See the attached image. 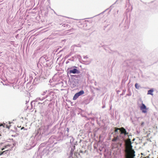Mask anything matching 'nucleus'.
Segmentation results:
<instances>
[{
    "mask_svg": "<svg viewBox=\"0 0 158 158\" xmlns=\"http://www.w3.org/2000/svg\"><path fill=\"white\" fill-rule=\"evenodd\" d=\"M125 158H134L135 155V152L132 149L131 145V141L130 139H128L125 141Z\"/></svg>",
    "mask_w": 158,
    "mask_h": 158,
    "instance_id": "f257e3e1",
    "label": "nucleus"
},
{
    "mask_svg": "<svg viewBox=\"0 0 158 158\" xmlns=\"http://www.w3.org/2000/svg\"><path fill=\"white\" fill-rule=\"evenodd\" d=\"M140 109L142 110V112L143 113H146L147 112V108L145 105L142 103L140 107Z\"/></svg>",
    "mask_w": 158,
    "mask_h": 158,
    "instance_id": "f03ea898",
    "label": "nucleus"
},
{
    "mask_svg": "<svg viewBox=\"0 0 158 158\" xmlns=\"http://www.w3.org/2000/svg\"><path fill=\"white\" fill-rule=\"evenodd\" d=\"M120 130L121 131V134H124V135H126L128 134V133H127L126 130L124 127H122L119 128Z\"/></svg>",
    "mask_w": 158,
    "mask_h": 158,
    "instance_id": "7ed1b4c3",
    "label": "nucleus"
},
{
    "mask_svg": "<svg viewBox=\"0 0 158 158\" xmlns=\"http://www.w3.org/2000/svg\"><path fill=\"white\" fill-rule=\"evenodd\" d=\"M69 73H73V74L75 73H80L79 71L78 70L76 69H74L73 70H70L69 71Z\"/></svg>",
    "mask_w": 158,
    "mask_h": 158,
    "instance_id": "20e7f679",
    "label": "nucleus"
},
{
    "mask_svg": "<svg viewBox=\"0 0 158 158\" xmlns=\"http://www.w3.org/2000/svg\"><path fill=\"white\" fill-rule=\"evenodd\" d=\"M153 89H152L149 90H148V94H149L150 95H153Z\"/></svg>",
    "mask_w": 158,
    "mask_h": 158,
    "instance_id": "39448f33",
    "label": "nucleus"
},
{
    "mask_svg": "<svg viewBox=\"0 0 158 158\" xmlns=\"http://www.w3.org/2000/svg\"><path fill=\"white\" fill-rule=\"evenodd\" d=\"M79 96L78 95V94H77V93L76 94H75V95H74L73 97V100H75L77 99Z\"/></svg>",
    "mask_w": 158,
    "mask_h": 158,
    "instance_id": "423d86ee",
    "label": "nucleus"
},
{
    "mask_svg": "<svg viewBox=\"0 0 158 158\" xmlns=\"http://www.w3.org/2000/svg\"><path fill=\"white\" fill-rule=\"evenodd\" d=\"M77 93L78 94V95H79V96H80L81 95H82L83 94H84V92L83 90H82L80 91L79 92H77Z\"/></svg>",
    "mask_w": 158,
    "mask_h": 158,
    "instance_id": "0eeeda50",
    "label": "nucleus"
},
{
    "mask_svg": "<svg viewBox=\"0 0 158 158\" xmlns=\"http://www.w3.org/2000/svg\"><path fill=\"white\" fill-rule=\"evenodd\" d=\"M135 86L136 89H139V85L138 83H136L135 85Z\"/></svg>",
    "mask_w": 158,
    "mask_h": 158,
    "instance_id": "6e6552de",
    "label": "nucleus"
},
{
    "mask_svg": "<svg viewBox=\"0 0 158 158\" xmlns=\"http://www.w3.org/2000/svg\"><path fill=\"white\" fill-rule=\"evenodd\" d=\"M118 139V137H114V138L112 139L113 141H116Z\"/></svg>",
    "mask_w": 158,
    "mask_h": 158,
    "instance_id": "1a4fd4ad",
    "label": "nucleus"
},
{
    "mask_svg": "<svg viewBox=\"0 0 158 158\" xmlns=\"http://www.w3.org/2000/svg\"><path fill=\"white\" fill-rule=\"evenodd\" d=\"M115 130L114 131L115 132H117L118 130H120L119 128H117L115 127Z\"/></svg>",
    "mask_w": 158,
    "mask_h": 158,
    "instance_id": "9d476101",
    "label": "nucleus"
},
{
    "mask_svg": "<svg viewBox=\"0 0 158 158\" xmlns=\"http://www.w3.org/2000/svg\"><path fill=\"white\" fill-rule=\"evenodd\" d=\"M8 150V149H7L5 151H3L2 152H0V155H1L4 152H5L7 151Z\"/></svg>",
    "mask_w": 158,
    "mask_h": 158,
    "instance_id": "9b49d317",
    "label": "nucleus"
},
{
    "mask_svg": "<svg viewBox=\"0 0 158 158\" xmlns=\"http://www.w3.org/2000/svg\"><path fill=\"white\" fill-rule=\"evenodd\" d=\"M10 146L9 145H7L4 147V148H3L2 149V150H3L5 149V148H6L9 147Z\"/></svg>",
    "mask_w": 158,
    "mask_h": 158,
    "instance_id": "f8f14e48",
    "label": "nucleus"
},
{
    "mask_svg": "<svg viewBox=\"0 0 158 158\" xmlns=\"http://www.w3.org/2000/svg\"><path fill=\"white\" fill-rule=\"evenodd\" d=\"M144 124V122H143L142 123H141V125H143Z\"/></svg>",
    "mask_w": 158,
    "mask_h": 158,
    "instance_id": "ddd939ff",
    "label": "nucleus"
},
{
    "mask_svg": "<svg viewBox=\"0 0 158 158\" xmlns=\"http://www.w3.org/2000/svg\"><path fill=\"white\" fill-rule=\"evenodd\" d=\"M3 126V124H0V126Z\"/></svg>",
    "mask_w": 158,
    "mask_h": 158,
    "instance_id": "4468645a",
    "label": "nucleus"
},
{
    "mask_svg": "<svg viewBox=\"0 0 158 158\" xmlns=\"http://www.w3.org/2000/svg\"><path fill=\"white\" fill-rule=\"evenodd\" d=\"M149 157L148 156H147L146 157H144L143 158H148Z\"/></svg>",
    "mask_w": 158,
    "mask_h": 158,
    "instance_id": "2eb2a0df",
    "label": "nucleus"
},
{
    "mask_svg": "<svg viewBox=\"0 0 158 158\" xmlns=\"http://www.w3.org/2000/svg\"><path fill=\"white\" fill-rule=\"evenodd\" d=\"M24 127H22L21 128V129H24Z\"/></svg>",
    "mask_w": 158,
    "mask_h": 158,
    "instance_id": "dca6fc26",
    "label": "nucleus"
},
{
    "mask_svg": "<svg viewBox=\"0 0 158 158\" xmlns=\"http://www.w3.org/2000/svg\"><path fill=\"white\" fill-rule=\"evenodd\" d=\"M7 127L8 128H9V127Z\"/></svg>",
    "mask_w": 158,
    "mask_h": 158,
    "instance_id": "f3484780",
    "label": "nucleus"
}]
</instances>
